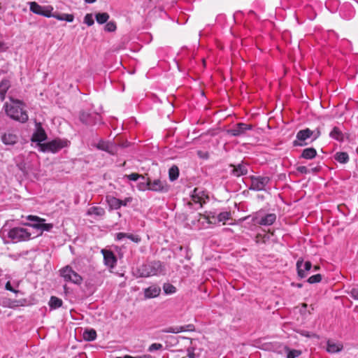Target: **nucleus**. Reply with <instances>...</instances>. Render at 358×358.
I'll return each instance as SVG.
<instances>
[{"instance_id": "obj_1", "label": "nucleus", "mask_w": 358, "mask_h": 358, "mask_svg": "<svg viewBox=\"0 0 358 358\" xmlns=\"http://www.w3.org/2000/svg\"><path fill=\"white\" fill-rule=\"evenodd\" d=\"M6 114L13 120L25 122L28 120V115L24 109L22 102L19 100H10L5 104Z\"/></svg>"}, {"instance_id": "obj_2", "label": "nucleus", "mask_w": 358, "mask_h": 358, "mask_svg": "<svg viewBox=\"0 0 358 358\" xmlns=\"http://www.w3.org/2000/svg\"><path fill=\"white\" fill-rule=\"evenodd\" d=\"M165 274V266L159 261L147 262L136 271L137 277L147 278L152 275Z\"/></svg>"}, {"instance_id": "obj_3", "label": "nucleus", "mask_w": 358, "mask_h": 358, "mask_svg": "<svg viewBox=\"0 0 358 358\" xmlns=\"http://www.w3.org/2000/svg\"><path fill=\"white\" fill-rule=\"evenodd\" d=\"M27 220L30 221L31 223H25L24 225L29 226L34 229L40 230L38 235H42L43 231H50L54 225L51 223H45V220L36 215H28Z\"/></svg>"}, {"instance_id": "obj_4", "label": "nucleus", "mask_w": 358, "mask_h": 358, "mask_svg": "<svg viewBox=\"0 0 358 358\" xmlns=\"http://www.w3.org/2000/svg\"><path fill=\"white\" fill-rule=\"evenodd\" d=\"M69 143L67 140L54 139L45 143H39V150L55 153L61 149L67 147Z\"/></svg>"}, {"instance_id": "obj_5", "label": "nucleus", "mask_w": 358, "mask_h": 358, "mask_svg": "<svg viewBox=\"0 0 358 358\" xmlns=\"http://www.w3.org/2000/svg\"><path fill=\"white\" fill-rule=\"evenodd\" d=\"M31 233L23 227H14L9 230L8 237L13 242L27 241L31 238Z\"/></svg>"}, {"instance_id": "obj_6", "label": "nucleus", "mask_w": 358, "mask_h": 358, "mask_svg": "<svg viewBox=\"0 0 358 358\" xmlns=\"http://www.w3.org/2000/svg\"><path fill=\"white\" fill-rule=\"evenodd\" d=\"M320 133L319 131L315 133L313 131L308 128L300 130L296 134V140L293 142V145L294 146H303L306 145V143H303V141H305L313 136V140H315L320 136Z\"/></svg>"}, {"instance_id": "obj_7", "label": "nucleus", "mask_w": 358, "mask_h": 358, "mask_svg": "<svg viewBox=\"0 0 358 358\" xmlns=\"http://www.w3.org/2000/svg\"><path fill=\"white\" fill-rule=\"evenodd\" d=\"M60 275L66 282H71L75 284H80L83 278L82 277L74 271L69 266H66L60 270Z\"/></svg>"}, {"instance_id": "obj_8", "label": "nucleus", "mask_w": 358, "mask_h": 358, "mask_svg": "<svg viewBox=\"0 0 358 358\" xmlns=\"http://www.w3.org/2000/svg\"><path fill=\"white\" fill-rule=\"evenodd\" d=\"M251 184L250 189L254 191H262L270 182V178L268 176H251Z\"/></svg>"}, {"instance_id": "obj_9", "label": "nucleus", "mask_w": 358, "mask_h": 358, "mask_svg": "<svg viewBox=\"0 0 358 358\" xmlns=\"http://www.w3.org/2000/svg\"><path fill=\"white\" fill-rule=\"evenodd\" d=\"M145 185L149 186V190L155 192H167L169 189V186L165 180H154L152 181L150 179H148Z\"/></svg>"}, {"instance_id": "obj_10", "label": "nucleus", "mask_w": 358, "mask_h": 358, "mask_svg": "<svg viewBox=\"0 0 358 358\" xmlns=\"http://www.w3.org/2000/svg\"><path fill=\"white\" fill-rule=\"evenodd\" d=\"M79 119L86 125H94L101 122V115L96 113L82 111L80 113Z\"/></svg>"}, {"instance_id": "obj_11", "label": "nucleus", "mask_w": 358, "mask_h": 358, "mask_svg": "<svg viewBox=\"0 0 358 358\" xmlns=\"http://www.w3.org/2000/svg\"><path fill=\"white\" fill-rule=\"evenodd\" d=\"M52 10V7L50 6H40L34 1L30 3V10L38 15L50 17L52 16L51 13Z\"/></svg>"}, {"instance_id": "obj_12", "label": "nucleus", "mask_w": 358, "mask_h": 358, "mask_svg": "<svg viewBox=\"0 0 358 358\" xmlns=\"http://www.w3.org/2000/svg\"><path fill=\"white\" fill-rule=\"evenodd\" d=\"M252 126L245 123H238L233 128L229 129L227 133L233 136H239L245 134L248 130L252 129Z\"/></svg>"}, {"instance_id": "obj_13", "label": "nucleus", "mask_w": 358, "mask_h": 358, "mask_svg": "<svg viewBox=\"0 0 358 358\" xmlns=\"http://www.w3.org/2000/svg\"><path fill=\"white\" fill-rule=\"evenodd\" d=\"M312 264L309 261L303 262L302 259H299L296 262V268L299 277L301 278H306L308 272L311 269Z\"/></svg>"}, {"instance_id": "obj_14", "label": "nucleus", "mask_w": 358, "mask_h": 358, "mask_svg": "<svg viewBox=\"0 0 358 358\" xmlns=\"http://www.w3.org/2000/svg\"><path fill=\"white\" fill-rule=\"evenodd\" d=\"M99 150L106 151L108 152L110 155H115L118 150V146L115 144L109 142V141H100L96 146Z\"/></svg>"}, {"instance_id": "obj_15", "label": "nucleus", "mask_w": 358, "mask_h": 358, "mask_svg": "<svg viewBox=\"0 0 358 358\" xmlns=\"http://www.w3.org/2000/svg\"><path fill=\"white\" fill-rule=\"evenodd\" d=\"M231 213L227 211L222 212L219 213L217 216L213 215H209L206 217V219L208 220V222L210 224H217L220 222H224L229 220Z\"/></svg>"}, {"instance_id": "obj_16", "label": "nucleus", "mask_w": 358, "mask_h": 358, "mask_svg": "<svg viewBox=\"0 0 358 358\" xmlns=\"http://www.w3.org/2000/svg\"><path fill=\"white\" fill-rule=\"evenodd\" d=\"M101 253L103 255L104 264L110 268H113L117 264V258L114 253L106 249H103Z\"/></svg>"}, {"instance_id": "obj_17", "label": "nucleus", "mask_w": 358, "mask_h": 358, "mask_svg": "<svg viewBox=\"0 0 358 358\" xmlns=\"http://www.w3.org/2000/svg\"><path fill=\"white\" fill-rule=\"evenodd\" d=\"M18 136L13 131H7L1 136L2 143L6 145H13L18 141Z\"/></svg>"}, {"instance_id": "obj_18", "label": "nucleus", "mask_w": 358, "mask_h": 358, "mask_svg": "<svg viewBox=\"0 0 358 358\" xmlns=\"http://www.w3.org/2000/svg\"><path fill=\"white\" fill-rule=\"evenodd\" d=\"M161 292L160 287L157 285H151L149 287L145 289L144 294L147 299L155 298L159 295Z\"/></svg>"}, {"instance_id": "obj_19", "label": "nucleus", "mask_w": 358, "mask_h": 358, "mask_svg": "<svg viewBox=\"0 0 358 358\" xmlns=\"http://www.w3.org/2000/svg\"><path fill=\"white\" fill-rule=\"evenodd\" d=\"M327 351L329 353H336L343 350V345L341 342H335L331 340L327 341Z\"/></svg>"}, {"instance_id": "obj_20", "label": "nucleus", "mask_w": 358, "mask_h": 358, "mask_svg": "<svg viewBox=\"0 0 358 358\" xmlns=\"http://www.w3.org/2000/svg\"><path fill=\"white\" fill-rule=\"evenodd\" d=\"M47 136L44 129L40 126L37 128L36 131L33 134L31 141L33 142H37L38 145L41 143L42 141H45Z\"/></svg>"}, {"instance_id": "obj_21", "label": "nucleus", "mask_w": 358, "mask_h": 358, "mask_svg": "<svg viewBox=\"0 0 358 358\" xmlns=\"http://www.w3.org/2000/svg\"><path fill=\"white\" fill-rule=\"evenodd\" d=\"M276 220V215L275 213H268L261 217L257 223L260 225L270 226L273 224Z\"/></svg>"}, {"instance_id": "obj_22", "label": "nucleus", "mask_w": 358, "mask_h": 358, "mask_svg": "<svg viewBox=\"0 0 358 358\" xmlns=\"http://www.w3.org/2000/svg\"><path fill=\"white\" fill-rule=\"evenodd\" d=\"M105 209L100 206H92L87 211V215H94L96 217H102L105 215Z\"/></svg>"}, {"instance_id": "obj_23", "label": "nucleus", "mask_w": 358, "mask_h": 358, "mask_svg": "<svg viewBox=\"0 0 358 358\" xmlns=\"http://www.w3.org/2000/svg\"><path fill=\"white\" fill-rule=\"evenodd\" d=\"M124 238H127L130 239L131 241L136 243H138L141 241V238L138 235L127 234V233H123V232H120V233L116 234L115 239L117 241H122Z\"/></svg>"}, {"instance_id": "obj_24", "label": "nucleus", "mask_w": 358, "mask_h": 358, "mask_svg": "<svg viewBox=\"0 0 358 358\" xmlns=\"http://www.w3.org/2000/svg\"><path fill=\"white\" fill-rule=\"evenodd\" d=\"M106 200L110 209L117 210L122 206V200L114 196L107 197Z\"/></svg>"}, {"instance_id": "obj_25", "label": "nucleus", "mask_w": 358, "mask_h": 358, "mask_svg": "<svg viewBox=\"0 0 358 358\" xmlns=\"http://www.w3.org/2000/svg\"><path fill=\"white\" fill-rule=\"evenodd\" d=\"M317 155V151L313 148H306L303 150L301 157L306 159H312Z\"/></svg>"}, {"instance_id": "obj_26", "label": "nucleus", "mask_w": 358, "mask_h": 358, "mask_svg": "<svg viewBox=\"0 0 358 358\" xmlns=\"http://www.w3.org/2000/svg\"><path fill=\"white\" fill-rule=\"evenodd\" d=\"M329 136L331 138L336 139L338 141L342 142L344 139V136L341 129L337 127H334L331 131L329 134Z\"/></svg>"}, {"instance_id": "obj_27", "label": "nucleus", "mask_w": 358, "mask_h": 358, "mask_svg": "<svg viewBox=\"0 0 358 358\" xmlns=\"http://www.w3.org/2000/svg\"><path fill=\"white\" fill-rule=\"evenodd\" d=\"M51 17H52L57 20H63V21H66V22H73L74 20V16L73 15L67 14V13H62V14L53 13V14H52Z\"/></svg>"}, {"instance_id": "obj_28", "label": "nucleus", "mask_w": 358, "mask_h": 358, "mask_svg": "<svg viewBox=\"0 0 358 358\" xmlns=\"http://www.w3.org/2000/svg\"><path fill=\"white\" fill-rule=\"evenodd\" d=\"M201 192H202L200 191L198 188H195L194 190V193L192 195V199L193 202H194L195 203H199L200 207L202 206V203L204 202L203 198L201 196H200V194Z\"/></svg>"}, {"instance_id": "obj_29", "label": "nucleus", "mask_w": 358, "mask_h": 358, "mask_svg": "<svg viewBox=\"0 0 358 358\" xmlns=\"http://www.w3.org/2000/svg\"><path fill=\"white\" fill-rule=\"evenodd\" d=\"M334 158L337 162L341 164H346L349 161L348 154L345 152H336L334 155Z\"/></svg>"}, {"instance_id": "obj_30", "label": "nucleus", "mask_w": 358, "mask_h": 358, "mask_svg": "<svg viewBox=\"0 0 358 358\" xmlns=\"http://www.w3.org/2000/svg\"><path fill=\"white\" fill-rule=\"evenodd\" d=\"M185 331V327L182 326L170 327L162 330L163 333L178 334L180 332Z\"/></svg>"}, {"instance_id": "obj_31", "label": "nucleus", "mask_w": 358, "mask_h": 358, "mask_svg": "<svg viewBox=\"0 0 358 358\" xmlns=\"http://www.w3.org/2000/svg\"><path fill=\"white\" fill-rule=\"evenodd\" d=\"M233 173L236 176H241L248 173V168L245 165L238 164L234 167Z\"/></svg>"}, {"instance_id": "obj_32", "label": "nucleus", "mask_w": 358, "mask_h": 358, "mask_svg": "<svg viewBox=\"0 0 358 358\" xmlns=\"http://www.w3.org/2000/svg\"><path fill=\"white\" fill-rule=\"evenodd\" d=\"M169 176L171 181L176 180L179 176V169L176 166H172L169 170Z\"/></svg>"}, {"instance_id": "obj_33", "label": "nucleus", "mask_w": 358, "mask_h": 358, "mask_svg": "<svg viewBox=\"0 0 358 358\" xmlns=\"http://www.w3.org/2000/svg\"><path fill=\"white\" fill-rule=\"evenodd\" d=\"M95 18L99 24H103L109 19V15L107 13H98L95 15Z\"/></svg>"}, {"instance_id": "obj_34", "label": "nucleus", "mask_w": 358, "mask_h": 358, "mask_svg": "<svg viewBox=\"0 0 358 358\" xmlns=\"http://www.w3.org/2000/svg\"><path fill=\"white\" fill-rule=\"evenodd\" d=\"M62 305V299L56 297V296H51L50 301H49V306L52 308H58L61 307Z\"/></svg>"}, {"instance_id": "obj_35", "label": "nucleus", "mask_w": 358, "mask_h": 358, "mask_svg": "<svg viewBox=\"0 0 358 358\" xmlns=\"http://www.w3.org/2000/svg\"><path fill=\"white\" fill-rule=\"evenodd\" d=\"M84 338L88 341H92L96 338V332L94 329L86 330L83 334Z\"/></svg>"}, {"instance_id": "obj_36", "label": "nucleus", "mask_w": 358, "mask_h": 358, "mask_svg": "<svg viewBox=\"0 0 358 358\" xmlns=\"http://www.w3.org/2000/svg\"><path fill=\"white\" fill-rule=\"evenodd\" d=\"M10 87V83L8 80H2L0 83V96L3 98L8 88Z\"/></svg>"}, {"instance_id": "obj_37", "label": "nucleus", "mask_w": 358, "mask_h": 358, "mask_svg": "<svg viewBox=\"0 0 358 358\" xmlns=\"http://www.w3.org/2000/svg\"><path fill=\"white\" fill-rule=\"evenodd\" d=\"M163 289L166 294H172L176 292V287L170 283H164Z\"/></svg>"}, {"instance_id": "obj_38", "label": "nucleus", "mask_w": 358, "mask_h": 358, "mask_svg": "<svg viewBox=\"0 0 358 358\" xmlns=\"http://www.w3.org/2000/svg\"><path fill=\"white\" fill-rule=\"evenodd\" d=\"M162 348H163V345L161 343H155L151 344L149 346L148 350L150 352H152L154 351L161 350H162Z\"/></svg>"}, {"instance_id": "obj_39", "label": "nucleus", "mask_w": 358, "mask_h": 358, "mask_svg": "<svg viewBox=\"0 0 358 358\" xmlns=\"http://www.w3.org/2000/svg\"><path fill=\"white\" fill-rule=\"evenodd\" d=\"M322 280V275L320 274H316V275H313L312 276H310L308 279V282L310 283V284H313V283H316V282H320V281Z\"/></svg>"}, {"instance_id": "obj_40", "label": "nucleus", "mask_w": 358, "mask_h": 358, "mask_svg": "<svg viewBox=\"0 0 358 358\" xmlns=\"http://www.w3.org/2000/svg\"><path fill=\"white\" fill-rule=\"evenodd\" d=\"M126 177L130 180H133V181H136L139 178H142L143 180H145V177L142 175H140L138 173H132L129 175H127Z\"/></svg>"}, {"instance_id": "obj_41", "label": "nucleus", "mask_w": 358, "mask_h": 358, "mask_svg": "<svg viewBox=\"0 0 358 358\" xmlns=\"http://www.w3.org/2000/svg\"><path fill=\"white\" fill-rule=\"evenodd\" d=\"M84 22L88 26H92L94 22L92 15L87 14L84 17Z\"/></svg>"}, {"instance_id": "obj_42", "label": "nucleus", "mask_w": 358, "mask_h": 358, "mask_svg": "<svg viewBox=\"0 0 358 358\" xmlns=\"http://www.w3.org/2000/svg\"><path fill=\"white\" fill-rule=\"evenodd\" d=\"M105 29L108 31H114L116 29V24L113 22H108L105 26Z\"/></svg>"}, {"instance_id": "obj_43", "label": "nucleus", "mask_w": 358, "mask_h": 358, "mask_svg": "<svg viewBox=\"0 0 358 358\" xmlns=\"http://www.w3.org/2000/svg\"><path fill=\"white\" fill-rule=\"evenodd\" d=\"M300 355V352L296 350H290L287 355V358H296Z\"/></svg>"}, {"instance_id": "obj_44", "label": "nucleus", "mask_w": 358, "mask_h": 358, "mask_svg": "<svg viewBox=\"0 0 358 358\" xmlns=\"http://www.w3.org/2000/svg\"><path fill=\"white\" fill-rule=\"evenodd\" d=\"M296 170L298 172H299L302 174H307V173H310V171L305 166H299L296 168Z\"/></svg>"}, {"instance_id": "obj_45", "label": "nucleus", "mask_w": 358, "mask_h": 358, "mask_svg": "<svg viewBox=\"0 0 358 358\" xmlns=\"http://www.w3.org/2000/svg\"><path fill=\"white\" fill-rule=\"evenodd\" d=\"M350 295L353 299L358 300V287L352 289Z\"/></svg>"}, {"instance_id": "obj_46", "label": "nucleus", "mask_w": 358, "mask_h": 358, "mask_svg": "<svg viewBox=\"0 0 358 358\" xmlns=\"http://www.w3.org/2000/svg\"><path fill=\"white\" fill-rule=\"evenodd\" d=\"M5 288L6 290H9V291L15 292V293L18 292L17 290H16L12 287L10 282L9 281L6 282Z\"/></svg>"}, {"instance_id": "obj_47", "label": "nucleus", "mask_w": 358, "mask_h": 358, "mask_svg": "<svg viewBox=\"0 0 358 358\" xmlns=\"http://www.w3.org/2000/svg\"><path fill=\"white\" fill-rule=\"evenodd\" d=\"M146 181L145 182H141L138 184V189L140 190H145V189H148L149 186H146Z\"/></svg>"}, {"instance_id": "obj_48", "label": "nucleus", "mask_w": 358, "mask_h": 358, "mask_svg": "<svg viewBox=\"0 0 358 358\" xmlns=\"http://www.w3.org/2000/svg\"><path fill=\"white\" fill-rule=\"evenodd\" d=\"M132 199L131 197H127L124 200H122V206H126L131 201Z\"/></svg>"}, {"instance_id": "obj_49", "label": "nucleus", "mask_w": 358, "mask_h": 358, "mask_svg": "<svg viewBox=\"0 0 358 358\" xmlns=\"http://www.w3.org/2000/svg\"><path fill=\"white\" fill-rule=\"evenodd\" d=\"M184 327H185V331H194V326L193 324H187Z\"/></svg>"}, {"instance_id": "obj_50", "label": "nucleus", "mask_w": 358, "mask_h": 358, "mask_svg": "<svg viewBox=\"0 0 358 358\" xmlns=\"http://www.w3.org/2000/svg\"><path fill=\"white\" fill-rule=\"evenodd\" d=\"M196 355L193 351H189L188 350V357L189 358H196Z\"/></svg>"}, {"instance_id": "obj_51", "label": "nucleus", "mask_w": 358, "mask_h": 358, "mask_svg": "<svg viewBox=\"0 0 358 358\" xmlns=\"http://www.w3.org/2000/svg\"><path fill=\"white\" fill-rule=\"evenodd\" d=\"M136 358H152V357L150 355L146 354L141 356H137L136 357Z\"/></svg>"}, {"instance_id": "obj_52", "label": "nucleus", "mask_w": 358, "mask_h": 358, "mask_svg": "<svg viewBox=\"0 0 358 358\" xmlns=\"http://www.w3.org/2000/svg\"><path fill=\"white\" fill-rule=\"evenodd\" d=\"M96 0H85V1L87 3H92L95 2Z\"/></svg>"}, {"instance_id": "obj_53", "label": "nucleus", "mask_w": 358, "mask_h": 358, "mask_svg": "<svg viewBox=\"0 0 358 358\" xmlns=\"http://www.w3.org/2000/svg\"><path fill=\"white\" fill-rule=\"evenodd\" d=\"M122 358H136V357H132V356H130V355H125Z\"/></svg>"}, {"instance_id": "obj_54", "label": "nucleus", "mask_w": 358, "mask_h": 358, "mask_svg": "<svg viewBox=\"0 0 358 358\" xmlns=\"http://www.w3.org/2000/svg\"><path fill=\"white\" fill-rule=\"evenodd\" d=\"M318 171H319V169L317 167L312 169V171H313V172H317Z\"/></svg>"}, {"instance_id": "obj_55", "label": "nucleus", "mask_w": 358, "mask_h": 358, "mask_svg": "<svg viewBox=\"0 0 358 358\" xmlns=\"http://www.w3.org/2000/svg\"><path fill=\"white\" fill-rule=\"evenodd\" d=\"M318 269H319V266H314V270L315 271H317Z\"/></svg>"}, {"instance_id": "obj_56", "label": "nucleus", "mask_w": 358, "mask_h": 358, "mask_svg": "<svg viewBox=\"0 0 358 358\" xmlns=\"http://www.w3.org/2000/svg\"><path fill=\"white\" fill-rule=\"evenodd\" d=\"M4 46V44L2 43H0V49L1 48V47Z\"/></svg>"}, {"instance_id": "obj_57", "label": "nucleus", "mask_w": 358, "mask_h": 358, "mask_svg": "<svg viewBox=\"0 0 358 358\" xmlns=\"http://www.w3.org/2000/svg\"><path fill=\"white\" fill-rule=\"evenodd\" d=\"M303 307H306V306H307V304L303 303Z\"/></svg>"}, {"instance_id": "obj_58", "label": "nucleus", "mask_w": 358, "mask_h": 358, "mask_svg": "<svg viewBox=\"0 0 358 358\" xmlns=\"http://www.w3.org/2000/svg\"><path fill=\"white\" fill-rule=\"evenodd\" d=\"M304 335H305L306 336H308H308H310L308 334H304Z\"/></svg>"}, {"instance_id": "obj_59", "label": "nucleus", "mask_w": 358, "mask_h": 358, "mask_svg": "<svg viewBox=\"0 0 358 358\" xmlns=\"http://www.w3.org/2000/svg\"><path fill=\"white\" fill-rule=\"evenodd\" d=\"M298 287H301V285L299 284V285H298Z\"/></svg>"}, {"instance_id": "obj_60", "label": "nucleus", "mask_w": 358, "mask_h": 358, "mask_svg": "<svg viewBox=\"0 0 358 358\" xmlns=\"http://www.w3.org/2000/svg\"><path fill=\"white\" fill-rule=\"evenodd\" d=\"M117 358H122V357H117Z\"/></svg>"}]
</instances>
